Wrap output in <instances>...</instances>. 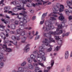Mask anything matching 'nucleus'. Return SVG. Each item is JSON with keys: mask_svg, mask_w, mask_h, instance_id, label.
<instances>
[{"mask_svg": "<svg viewBox=\"0 0 72 72\" xmlns=\"http://www.w3.org/2000/svg\"><path fill=\"white\" fill-rule=\"evenodd\" d=\"M52 18V20H50L49 21H46L45 23V24L46 26H44L42 28L43 30H45L44 31H46L48 30V29L49 30H51V28H52V26H53L52 25V24H53V23H55L54 20H56V19L54 17H51Z\"/></svg>", "mask_w": 72, "mask_h": 72, "instance_id": "obj_1", "label": "nucleus"}, {"mask_svg": "<svg viewBox=\"0 0 72 72\" xmlns=\"http://www.w3.org/2000/svg\"><path fill=\"white\" fill-rule=\"evenodd\" d=\"M17 18L19 19V21H20V22L19 23V24L20 26H23L24 27L26 26V25L24 23H27V18H26V17H24V18L19 17V15L17 16Z\"/></svg>", "mask_w": 72, "mask_h": 72, "instance_id": "obj_2", "label": "nucleus"}, {"mask_svg": "<svg viewBox=\"0 0 72 72\" xmlns=\"http://www.w3.org/2000/svg\"><path fill=\"white\" fill-rule=\"evenodd\" d=\"M49 34H47V35L46 33H45L44 35L45 36L47 37L48 38H49V40H50L52 41L53 40V39L51 38V35H53L55 36V35H56L57 34V32H56V31H55L53 32L50 31L49 32Z\"/></svg>", "mask_w": 72, "mask_h": 72, "instance_id": "obj_3", "label": "nucleus"}, {"mask_svg": "<svg viewBox=\"0 0 72 72\" xmlns=\"http://www.w3.org/2000/svg\"><path fill=\"white\" fill-rule=\"evenodd\" d=\"M40 53L42 54V55L37 54L38 55V58H42V60H43L44 61H45V60H46V58H45V57L44 56L45 53L42 52V53Z\"/></svg>", "mask_w": 72, "mask_h": 72, "instance_id": "obj_4", "label": "nucleus"}, {"mask_svg": "<svg viewBox=\"0 0 72 72\" xmlns=\"http://www.w3.org/2000/svg\"><path fill=\"white\" fill-rule=\"evenodd\" d=\"M65 26V24L64 22H62L60 25L59 24L58 26V28H57L56 31H59V29H62V27H64Z\"/></svg>", "mask_w": 72, "mask_h": 72, "instance_id": "obj_5", "label": "nucleus"}, {"mask_svg": "<svg viewBox=\"0 0 72 72\" xmlns=\"http://www.w3.org/2000/svg\"><path fill=\"white\" fill-rule=\"evenodd\" d=\"M62 40H60L59 41V42L58 43V45H60V46H57L55 49V50H57V51H58L59 50V48H60L61 46L62 45Z\"/></svg>", "mask_w": 72, "mask_h": 72, "instance_id": "obj_6", "label": "nucleus"}, {"mask_svg": "<svg viewBox=\"0 0 72 72\" xmlns=\"http://www.w3.org/2000/svg\"><path fill=\"white\" fill-rule=\"evenodd\" d=\"M3 46H5V47L3 46H2L3 48V49L5 48L7 52H12V50L11 48H7V46H6V44H4L3 45Z\"/></svg>", "mask_w": 72, "mask_h": 72, "instance_id": "obj_7", "label": "nucleus"}, {"mask_svg": "<svg viewBox=\"0 0 72 72\" xmlns=\"http://www.w3.org/2000/svg\"><path fill=\"white\" fill-rule=\"evenodd\" d=\"M22 13L24 14H22V13H19L20 15H23V16H24L23 18H27V17H26L27 15L25 14H26V13H27V12L25 11H22Z\"/></svg>", "mask_w": 72, "mask_h": 72, "instance_id": "obj_8", "label": "nucleus"}, {"mask_svg": "<svg viewBox=\"0 0 72 72\" xmlns=\"http://www.w3.org/2000/svg\"><path fill=\"white\" fill-rule=\"evenodd\" d=\"M65 58L66 59H68V57H69V52L68 51H67L65 53Z\"/></svg>", "mask_w": 72, "mask_h": 72, "instance_id": "obj_9", "label": "nucleus"}, {"mask_svg": "<svg viewBox=\"0 0 72 72\" xmlns=\"http://www.w3.org/2000/svg\"><path fill=\"white\" fill-rule=\"evenodd\" d=\"M62 14H61L60 15H61L60 16L58 17V19L60 21H63L64 19V17L63 16V15H62Z\"/></svg>", "mask_w": 72, "mask_h": 72, "instance_id": "obj_10", "label": "nucleus"}, {"mask_svg": "<svg viewBox=\"0 0 72 72\" xmlns=\"http://www.w3.org/2000/svg\"><path fill=\"white\" fill-rule=\"evenodd\" d=\"M60 6H62V7L60 8L59 12H62L63 11V9H64V7L63 5L62 4L60 5Z\"/></svg>", "mask_w": 72, "mask_h": 72, "instance_id": "obj_11", "label": "nucleus"}, {"mask_svg": "<svg viewBox=\"0 0 72 72\" xmlns=\"http://www.w3.org/2000/svg\"><path fill=\"white\" fill-rule=\"evenodd\" d=\"M39 48H41V50H39V53H40V54H40V55H42V54L41 53H42V52L43 53H44V52H43L42 51H44V47H42L41 46H40L39 47Z\"/></svg>", "mask_w": 72, "mask_h": 72, "instance_id": "obj_12", "label": "nucleus"}, {"mask_svg": "<svg viewBox=\"0 0 72 72\" xmlns=\"http://www.w3.org/2000/svg\"><path fill=\"white\" fill-rule=\"evenodd\" d=\"M66 71L68 72H69V71H70L71 70V67H70V66L68 65L66 67Z\"/></svg>", "mask_w": 72, "mask_h": 72, "instance_id": "obj_13", "label": "nucleus"}, {"mask_svg": "<svg viewBox=\"0 0 72 72\" xmlns=\"http://www.w3.org/2000/svg\"><path fill=\"white\" fill-rule=\"evenodd\" d=\"M67 4L68 6L69 7L70 6H71L72 5V3L71 2V1H67Z\"/></svg>", "mask_w": 72, "mask_h": 72, "instance_id": "obj_14", "label": "nucleus"}, {"mask_svg": "<svg viewBox=\"0 0 72 72\" xmlns=\"http://www.w3.org/2000/svg\"><path fill=\"white\" fill-rule=\"evenodd\" d=\"M28 67L29 69H33L34 67H33V66L31 64L29 65Z\"/></svg>", "mask_w": 72, "mask_h": 72, "instance_id": "obj_15", "label": "nucleus"}, {"mask_svg": "<svg viewBox=\"0 0 72 72\" xmlns=\"http://www.w3.org/2000/svg\"><path fill=\"white\" fill-rule=\"evenodd\" d=\"M54 8L55 11H58V10H59V7L57 5L55 6Z\"/></svg>", "mask_w": 72, "mask_h": 72, "instance_id": "obj_16", "label": "nucleus"}, {"mask_svg": "<svg viewBox=\"0 0 72 72\" xmlns=\"http://www.w3.org/2000/svg\"><path fill=\"white\" fill-rule=\"evenodd\" d=\"M69 8L68 9V11L69 13H72V8L71 6H69Z\"/></svg>", "mask_w": 72, "mask_h": 72, "instance_id": "obj_17", "label": "nucleus"}, {"mask_svg": "<svg viewBox=\"0 0 72 72\" xmlns=\"http://www.w3.org/2000/svg\"><path fill=\"white\" fill-rule=\"evenodd\" d=\"M19 71H20V72H23L24 70H23V68L22 67H19L18 69Z\"/></svg>", "mask_w": 72, "mask_h": 72, "instance_id": "obj_18", "label": "nucleus"}, {"mask_svg": "<svg viewBox=\"0 0 72 72\" xmlns=\"http://www.w3.org/2000/svg\"><path fill=\"white\" fill-rule=\"evenodd\" d=\"M25 35V32L24 31H22L20 34V36H24Z\"/></svg>", "mask_w": 72, "mask_h": 72, "instance_id": "obj_19", "label": "nucleus"}, {"mask_svg": "<svg viewBox=\"0 0 72 72\" xmlns=\"http://www.w3.org/2000/svg\"><path fill=\"white\" fill-rule=\"evenodd\" d=\"M59 29H59L58 31H59L58 32V34H61L62 33H63V32H65V31H63L62 30H59Z\"/></svg>", "mask_w": 72, "mask_h": 72, "instance_id": "obj_20", "label": "nucleus"}, {"mask_svg": "<svg viewBox=\"0 0 72 72\" xmlns=\"http://www.w3.org/2000/svg\"><path fill=\"white\" fill-rule=\"evenodd\" d=\"M46 15H47V12L46 13H44L42 16V20H43V18H44L45 16H46Z\"/></svg>", "mask_w": 72, "mask_h": 72, "instance_id": "obj_21", "label": "nucleus"}, {"mask_svg": "<svg viewBox=\"0 0 72 72\" xmlns=\"http://www.w3.org/2000/svg\"><path fill=\"white\" fill-rule=\"evenodd\" d=\"M21 32V30L20 29H19L17 30V35L19 34L20 35Z\"/></svg>", "mask_w": 72, "mask_h": 72, "instance_id": "obj_22", "label": "nucleus"}, {"mask_svg": "<svg viewBox=\"0 0 72 72\" xmlns=\"http://www.w3.org/2000/svg\"><path fill=\"white\" fill-rule=\"evenodd\" d=\"M43 43H45V45L47 46H49V43H48L47 42L44 41H43Z\"/></svg>", "mask_w": 72, "mask_h": 72, "instance_id": "obj_23", "label": "nucleus"}, {"mask_svg": "<svg viewBox=\"0 0 72 72\" xmlns=\"http://www.w3.org/2000/svg\"><path fill=\"white\" fill-rule=\"evenodd\" d=\"M27 61L29 63H31L32 62V59L30 58H29L27 59Z\"/></svg>", "mask_w": 72, "mask_h": 72, "instance_id": "obj_24", "label": "nucleus"}, {"mask_svg": "<svg viewBox=\"0 0 72 72\" xmlns=\"http://www.w3.org/2000/svg\"><path fill=\"white\" fill-rule=\"evenodd\" d=\"M55 39L56 40H60V38L58 36H54Z\"/></svg>", "mask_w": 72, "mask_h": 72, "instance_id": "obj_25", "label": "nucleus"}, {"mask_svg": "<svg viewBox=\"0 0 72 72\" xmlns=\"http://www.w3.org/2000/svg\"><path fill=\"white\" fill-rule=\"evenodd\" d=\"M0 27L1 28V29H0V30H1V31H4V30H5V29H4V27L3 26L0 25Z\"/></svg>", "mask_w": 72, "mask_h": 72, "instance_id": "obj_26", "label": "nucleus"}, {"mask_svg": "<svg viewBox=\"0 0 72 72\" xmlns=\"http://www.w3.org/2000/svg\"><path fill=\"white\" fill-rule=\"evenodd\" d=\"M40 70V68L39 67H35V72H37V71H39Z\"/></svg>", "mask_w": 72, "mask_h": 72, "instance_id": "obj_27", "label": "nucleus"}, {"mask_svg": "<svg viewBox=\"0 0 72 72\" xmlns=\"http://www.w3.org/2000/svg\"><path fill=\"white\" fill-rule=\"evenodd\" d=\"M13 11L15 12H16L18 11V8L17 7H15L13 9Z\"/></svg>", "mask_w": 72, "mask_h": 72, "instance_id": "obj_28", "label": "nucleus"}, {"mask_svg": "<svg viewBox=\"0 0 72 72\" xmlns=\"http://www.w3.org/2000/svg\"><path fill=\"white\" fill-rule=\"evenodd\" d=\"M54 60H53L51 61V67H52L54 65Z\"/></svg>", "mask_w": 72, "mask_h": 72, "instance_id": "obj_29", "label": "nucleus"}, {"mask_svg": "<svg viewBox=\"0 0 72 72\" xmlns=\"http://www.w3.org/2000/svg\"><path fill=\"white\" fill-rule=\"evenodd\" d=\"M30 57L32 59H34L36 58V56L33 55H31L30 56Z\"/></svg>", "mask_w": 72, "mask_h": 72, "instance_id": "obj_30", "label": "nucleus"}, {"mask_svg": "<svg viewBox=\"0 0 72 72\" xmlns=\"http://www.w3.org/2000/svg\"><path fill=\"white\" fill-rule=\"evenodd\" d=\"M30 46V44H27L26 46V47H25V48H24V50H25L27 48H28Z\"/></svg>", "mask_w": 72, "mask_h": 72, "instance_id": "obj_31", "label": "nucleus"}, {"mask_svg": "<svg viewBox=\"0 0 72 72\" xmlns=\"http://www.w3.org/2000/svg\"><path fill=\"white\" fill-rule=\"evenodd\" d=\"M41 1L43 3V5H44L45 4H46V3H48V2H49V1H44L42 0H41Z\"/></svg>", "mask_w": 72, "mask_h": 72, "instance_id": "obj_32", "label": "nucleus"}, {"mask_svg": "<svg viewBox=\"0 0 72 72\" xmlns=\"http://www.w3.org/2000/svg\"><path fill=\"white\" fill-rule=\"evenodd\" d=\"M51 50H52V48H50L48 50H47L46 51L48 52H50V51H51Z\"/></svg>", "mask_w": 72, "mask_h": 72, "instance_id": "obj_33", "label": "nucleus"}, {"mask_svg": "<svg viewBox=\"0 0 72 72\" xmlns=\"http://www.w3.org/2000/svg\"><path fill=\"white\" fill-rule=\"evenodd\" d=\"M26 64V62H24L22 63L21 64V66H24Z\"/></svg>", "mask_w": 72, "mask_h": 72, "instance_id": "obj_34", "label": "nucleus"}, {"mask_svg": "<svg viewBox=\"0 0 72 72\" xmlns=\"http://www.w3.org/2000/svg\"><path fill=\"white\" fill-rule=\"evenodd\" d=\"M12 29H13V30L15 29V26L14 24L12 25V26L11 27Z\"/></svg>", "mask_w": 72, "mask_h": 72, "instance_id": "obj_35", "label": "nucleus"}, {"mask_svg": "<svg viewBox=\"0 0 72 72\" xmlns=\"http://www.w3.org/2000/svg\"><path fill=\"white\" fill-rule=\"evenodd\" d=\"M12 39L13 40H15V39H16V37L15 36L13 35L12 36Z\"/></svg>", "mask_w": 72, "mask_h": 72, "instance_id": "obj_36", "label": "nucleus"}, {"mask_svg": "<svg viewBox=\"0 0 72 72\" xmlns=\"http://www.w3.org/2000/svg\"><path fill=\"white\" fill-rule=\"evenodd\" d=\"M40 39V35H38L35 38V40H37V39Z\"/></svg>", "mask_w": 72, "mask_h": 72, "instance_id": "obj_37", "label": "nucleus"}, {"mask_svg": "<svg viewBox=\"0 0 72 72\" xmlns=\"http://www.w3.org/2000/svg\"><path fill=\"white\" fill-rule=\"evenodd\" d=\"M39 65H40V66H41V67H45V66L44 65V64H43L42 63H39Z\"/></svg>", "mask_w": 72, "mask_h": 72, "instance_id": "obj_38", "label": "nucleus"}, {"mask_svg": "<svg viewBox=\"0 0 72 72\" xmlns=\"http://www.w3.org/2000/svg\"><path fill=\"white\" fill-rule=\"evenodd\" d=\"M23 38L24 40L22 41V42H25V40H26V39H27V38L25 37H24Z\"/></svg>", "mask_w": 72, "mask_h": 72, "instance_id": "obj_39", "label": "nucleus"}, {"mask_svg": "<svg viewBox=\"0 0 72 72\" xmlns=\"http://www.w3.org/2000/svg\"><path fill=\"white\" fill-rule=\"evenodd\" d=\"M26 53H28V51H30V48H26Z\"/></svg>", "mask_w": 72, "mask_h": 72, "instance_id": "obj_40", "label": "nucleus"}, {"mask_svg": "<svg viewBox=\"0 0 72 72\" xmlns=\"http://www.w3.org/2000/svg\"><path fill=\"white\" fill-rule=\"evenodd\" d=\"M68 19L69 21L72 20V16L71 15L69 16L68 17Z\"/></svg>", "mask_w": 72, "mask_h": 72, "instance_id": "obj_41", "label": "nucleus"}, {"mask_svg": "<svg viewBox=\"0 0 72 72\" xmlns=\"http://www.w3.org/2000/svg\"><path fill=\"white\" fill-rule=\"evenodd\" d=\"M24 29V26H21V27L19 28V29L20 30H23Z\"/></svg>", "mask_w": 72, "mask_h": 72, "instance_id": "obj_42", "label": "nucleus"}, {"mask_svg": "<svg viewBox=\"0 0 72 72\" xmlns=\"http://www.w3.org/2000/svg\"><path fill=\"white\" fill-rule=\"evenodd\" d=\"M25 1H22V3H23L24 4H26V3L27 2V0H25Z\"/></svg>", "mask_w": 72, "mask_h": 72, "instance_id": "obj_43", "label": "nucleus"}, {"mask_svg": "<svg viewBox=\"0 0 72 72\" xmlns=\"http://www.w3.org/2000/svg\"><path fill=\"white\" fill-rule=\"evenodd\" d=\"M11 15H19L18 14H15L14 13H12V14H11Z\"/></svg>", "mask_w": 72, "mask_h": 72, "instance_id": "obj_44", "label": "nucleus"}, {"mask_svg": "<svg viewBox=\"0 0 72 72\" xmlns=\"http://www.w3.org/2000/svg\"><path fill=\"white\" fill-rule=\"evenodd\" d=\"M5 31L7 33H8V32L10 31V30L9 29H7L6 30H5Z\"/></svg>", "mask_w": 72, "mask_h": 72, "instance_id": "obj_45", "label": "nucleus"}, {"mask_svg": "<svg viewBox=\"0 0 72 72\" xmlns=\"http://www.w3.org/2000/svg\"><path fill=\"white\" fill-rule=\"evenodd\" d=\"M24 5H23L21 7V9L23 10H26V9L25 8H24Z\"/></svg>", "mask_w": 72, "mask_h": 72, "instance_id": "obj_46", "label": "nucleus"}, {"mask_svg": "<svg viewBox=\"0 0 72 72\" xmlns=\"http://www.w3.org/2000/svg\"><path fill=\"white\" fill-rule=\"evenodd\" d=\"M10 8V7H9V6H8V7L6 6L4 8V10H7V9H8V8Z\"/></svg>", "mask_w": 72, "mask_h": 72, "instance_id": "obj_47", "label": "nucleus"}, {"mask_svg": "<svg viewBox=\"0 0 72 72\" xmlns=\"http://www.w3.org/2000/svg\"><path fill=\"white\" fill-rule=\"evenodd\" d=\"M36 19V16H33L32 17V21H34Z\"/></svg>", "mask_w": 72, "mask_h": 72, "instance_id": "obj_48", "label": "nucleus"}, {"mask_svg": "<svg viewBox=\"0 0 72 72\" xmlns=\"http://www.w3.org/2000/svg\"><path fill=\"white\" fill-rule=\"evenodd\" d=\"M66 14L67 15H69V12L68 11H66Z\"/></svg>", "mask_w": 72, "mask_h": 72, "instance_id": "obj_49", "label": "nucleus"}, {"mask_svg": "<svg viewBox=\"0 0 72 72\" xmlns=\"http://www.w3.org/2000/svg\"><path fill=\"white\" fill-rule=\"evenodd\" d=\"M19 37H20V36L17 37V38H16V40H17L18 41H19V40H20V38H19Z\"/></svg>", "mask_w": 72, "mask_h": 72, "instance_id": "obj_50", "label": "nucleus"}, {"mask_svg": "<svg viewBox=\"0 0 72 72\" xmlns=\"http://www.w3.org/2000/svg\"><path fill=\"white\" fill-rule=\"evenodd\" d=\"M4 0H1V1L0 2V4H1L2 3H4Z\"/></svg>", "mask_w": 72, "mask_h": 72, "instance_id": "obj_51", "label": "nucleus"}, {"mask_svg": "<svg viewBox=\"0 0 72 72\" xmlns=\"http://www.w3.org/2000/svg\"><path fill=\"white\" fill-rule=\"evenodd\" d=\"M44 20L40 21V24H42L44 23Z\"/></svg>", "mask_w": 72, "mask_h": 72, "instance_id": "obj_52", "label": "nucleus"}, {"mask_svg": "<svg viewBox=\"0 0 72 72\" xmlns=\"http://www.w3.org/2000/svg\"><path fill=\"white\" fill-rule=\"evenodd\" d=\"M23 72H32L31 71H28L25 70L23 71Z\"/></svg>", "mask_w": 72, "mask_h": 72, "instance_id": "obj_53", "label": "nucleus"}, {"mask_svg": "<svg viewBox=\"0 0 72 72\" xmlns=\"http://www.w3.org/2000/svg\"><path fill=\"white\" fill-rule=\"evenodd\" d=\"M8 14H12V13L13 12H12V11H10L8 12Z\"/></svg>", "mask_w": 72, "mask_h": 72, "instance_id": "obj_54", "label": "nucleus"}, {"mask_svg": "<svg viewBox=\"0 0 72 72\" xmlns=\"http://www.w3.org/2000/svg\"><path fill=\"white\" fill-rule=\"evenodd\" d=\"M69 32L65 34L66 36H68V35H69Z\"/></svg>", "mask_w": 72, "mask_h": 72, "instance_id": "obj_55", "label": "nucleus"}, {"mask_svg": "<svg viewBox=\"0 0 72 72\" xmlns=\"http://www.w3.org/2000/svg\"><path fill=\"white\" fill-rule=\"evenodd\" d=\"M39 32H38L37 31L36 32L35 34H34V36H35V35H36V36H37V34H38Z\"/></svg>", "mask_w": 72, "mask_h": 72, "instance_id": "obj_56", "label": "nucleus"}, {"mask_svg": "<svg viewBox=\"0 0 72 72\" xmlns=\"http://www.w3.org/2000/svg\"><path fill=\"white\" fill-rule=\"evenodd\" d=\"M0 65L1 66H3L4 65V63L3 62H1V64H0Z\"/></svg>", "mask_w": 72, "mask_h": 72, "instance_id": "obj_57", "label": "nucleus"}, {"mask_svg": "<svg viewBox=\"0 0 72 72\" xmlns=\"http://www.w3.org/2000/svg\"><path fill=\"white\" fill-rule=\"evenodd\" d=\"M1 21H2V22H3L4 23L5 21V19H4L3 18L1 19Z\"/></svg>", "mask_w": 72, "mask_h": 72, "instance_id": "obj_58", "label": "nucleus"}, {"mask_svg": "<svg viewBox=\"0 0 72 72\" xmlns=\"http://www.w3.org/2000/svg\"><path fill=\"white\" fill-rule=\"evenodd\" d=\"M62 37H64V36H66V34H65V33H64L62 34Z\"/></svg>", "mask_w": 72, "mask_h": 72, "instance_id": "obj_59", "label": "nucleus"}, {"mask_svg": "<svg viewBox=\"0 0 72 72\" xmlns=\"http://www.w3.org/2000/svg\"><path fill=\"white\" fill-rule=\"evenodd\" d=\"M52 16H53L54 17H58V16L56 15H53Z\"/></svg>", "mask_w": 72, "mask_h": 72, "instance_id": "obj_60", "label": "nucleus"}, {"mask_svg": "<svg viewBox=\"0 0 72 72\" xmlns=\"http://www.w3.org/2000/svg\"><path fill=\"white\" fill-rule=\"evenodd\" d=\"M6 18H8V19H9V18H10V17L8 16L7 15H6Z\"/></svg>", "mask_w": 72, "mask_h": 72, "instance_id": "obj_61", "label": "nucleus"}, {"mask_svg": "<svg viewBox=\"0 0 72 72\" xmlns=\"http://www.w3.org/2000/svg\"><path fill=\"white\" fill-rule=\"evenodd\" d=\"M32 28L31 27H28V30H32Z\"/></svg>", "mask_w": 72, "mask_h": 72, "instance_id": "obj_62", "label": "nucleus"}, {"mask_svg": "<svg viewBox=\"0 0 72 72\" xmlns=\"http://www.w3.org/2000/svg\"><path fill=\"white\" fill-rule=\"evenodd\" d=\"M2 59H3V57H1V55H0V60Z\"/></svg>", "mask_w": 72, "mask_h": 72, "instance_id": "obj_63", "label": "nucleus"}, {"mask_svg": "<svg viewBox=\"0 0 72 72\" xmlns=\"http://www.w3.org/2000/svg\"><path fill=\"white\" fill-rule=\"evenodd\" d=\"M70 25H71V31L72 32V24H69Z\"/></svg>", "mask_w": 72, "mask_h": 72, "instance_id": "obj_64", "label": "nucleus"}]
</instances>
